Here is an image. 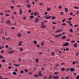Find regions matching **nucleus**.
<instances>
[{
	"label": "nucleus",
	"mask_w": 79,
	"mask_h": 79,
	"mask_svg": "<svg viewBox=\"0 0 79 79\" xmlns=\"http://www.w3.org/2000/svg\"><path fill=\"white\" fill-rule=\"evenodd\" d=\"M62 26H66V23H63L62 24Z\"/></svg>",
	"instance_id": "nucleus-41"
},
{
	"label": "nucleus",
	"mask_w": 79,
	"mask_h": 79,
	"mask_svg": "<svg viewBox=\"0 0 79 79\" xmlns=\"http://www.w3.org/2000/svg\"><path fill=\"white\" fill-rule=\"evenodd\" d=\"M21 9L20 10V11H19V14L20 15H22V10H21Z\"/></svg>",
	"instance_id": "nucleus-8"
},
{
	"label": "nucleus",
	"mask_w": 79,
	"mask_h": 79,
	"mask_svg": "<svg viewBox=\"0 0 79 79\" xmlns=\"http://www.w3.org/2000/svg\"><path fill=\"white\" fill-rule=\"evenodd\" d=\"M70 71H71L72 72H73L74 71V69L71 68V69H70Z\"/></svg>",
	"instance_id": "nucleus-7"
},
{
	"label": "nucleus",
	"mask_w": 79,
	"mask_h": 79,
	"mask_svg": "<svg viewBox=\"0 0 79 79\" xmlns=\"http://www.w3.org/2000/svg\"><path fill=\"white\" fill-rule=\"evenodd\" d=\"M47 78V77L46 76H44L43 78V79H46Z\"/></svg>",
	"instance_id": "nucleus-44"
},
{
	"label": "nucleus",
	"mask_w": 79,
	"mask_h": 79,
	"mask_svg": "<svg viewBox=\"0 0 79 79\" xmlns=\"http://www.w3.org/2000/svg\"><path fill=\"white\" fill-rule=\"evenodd\" d=\"M47 27L46 26V25H43L42 26H41V28H45V27Z\"/></svg>",
	"instance_id": "nucleus-5"
},
{
	"label": "nucleus",
	"mask_w": 79,
	"mask_h": 79,
	"mask_svg": "<svg viewBox=\"0 0 79 79\" xmlns=\"http://www.w3.org/2000/svg\"><path fill=\"white\" fill-rule=\"evenodd\" d=\"M61 36H62V35L61 34L58 35H57V37H61Z\"/></svg>",
	"instance_id": "nucleus-25"
},
{
	"label": "nucleus",
	"mask_w": 79,
	"mask_h": 79,
	"mask_svg": "<svg viewBox=\"0 0 79 79\" xmlns=\"http://www.w3.org/2000/svg\"><path fill=\"white\" fill-rule=\"evenodd\" d=\"M12 29H15V27H12Z\"/></svg>",
	"instance_id": "nucleus-57"
},
{
	"label": "nucleus",
	"mask_w": 79,
	"mask_h": 79,
	"mask_svg": "<svg viewBox=\"0 0 79 79\" xmlns=\"http://www.w3.org/2000/svg\"><path fill=\"white\" fill-rule=\"evenodd\" d=\"M14 52H15L14 51H10L9 53H14Z\"/></svg>",
	"instance_id": "nucleus-17"
},
{
	"label": "nucleus",
	"mask_w": 79,
	"mask_h": 79,
	"mask_svg": "<svg viewBox=\"0 0 79 79\" xmlns=\"http://www.w3.org/2000/svg\"><path fill=\"white\" fill-rule=\"evenodd\" d=\"M44 22H42V23H41V25H42V26H43L44 25Z\"/></svg>",
	"instance_id": "nucleus-46"
},
{
	"label": "nucleus",
	"mask_w": 79,
	"mask_h": 79,
	"mask_svg": "<svg viewBox=\"0 0 79 79\" xmlns=\"http://www.w3.org/2000/svg\"><path fill=\"white\" fill-rule=\"evenodd\" d=\"M77 79H79V76H77L76 77Z\"/></svg>",
	"instance_id": "nucleus-54"
},
{
	"label": "nucleus",
	"mask_w": 79,
	"mask_h": 79,
	"mask_svg": "<svg viewBox=\"0 0 79 79\" xmlns=\"http://www.w3.org/2000/svg\"><path fill=\"white\" fill-rule=\"evenodd\" d=\"M52 75H50L48 78V79H51V78H52Z\"/></svg>",
	"instance_id": "nucleus-28"
},
{
	"label": "nucleus",
	"mask_w": 79,
	"mask_h": 79,
	"mask_svg": "<svg viewBox=\"0 0 79 79\" xmlns=\"http://www.w3.org/2000/svg\"><path fill=\"white\" fill-rule=\"evenodd\" d=\"M75 42V40L71 41V43H74Z\"/></svg>",
	"instance_id": "nucleus-56"
},
{
	"label": "nucleus",
	"mask_w": 79,
	"mask_h": 79,
	"mask_svg": "<svg viewBox=\"0 0 79 79\" xmlns=\"http://www.w3.org/2000/svg\"><path fill=\"white\" fill-rule=\"evenodd\" d=\"M39 75H37L36 74H35L34 75V77H39Z\"/></svg>",
	"instance_id": "nucleus-19"
},
{
	"label": "nucleus",
	"mask_w": 79,
	"mask_h": 79,
	"mask_svg": "<svg viewBox=\"0 0 79 79\" xmlns=\"http://www.w3.org/2000/svg\"><path fill=\"white\" fill-rule=\"evenodd\" d=\"M20 73H21V74H23L24 73V71H23V70H21L20 71Z\"/></svg>",
	"instance_id": "nucleus-50"
},
{
	"label": "nucleus",
	"mask_w": 79,
	"mask_h": 79,
	"mask_svg": "<svg viewBox=\"0 0 79 79\" xmlns=\"http://www.w3.org/2000/svg\"><path fill=\"white\" fill-rule=\"evenodd\" d=\"M68 45H69V43H66L64 44H63V46H64L65 47H66L67 46H68Z\"/></svg>",
	"instance_id": "nucleus-1"
},
{
	"label": "nucleus",
	"mask_w": 79,
	"mask_h": 79,
	"mask_svg": "<svg viewBox=\"0 0 79 79\" xmlns=\"http://www.w3.org/2000/svg\"><path fill=\"white\" fill-rule=\"evenodd\" d=\"M63 30L62 29H60L59 30H58L56 31H55L56 33H58V32H61Z\"/></svg>",
	"instance_id": "nucleus-2"
},
{
	"label": "nucleus",
	"mask_w": 79,
	"mask_h": 79,
	"mask_svg": "<svg viewBox=\"0 0 79 79\" xmlns=\"http://www.w3.org/2000/svg\"><path fill=\"white\" fill-rule=\"evenodd\" d=\"M61 53H62V52H61V51H59V55H61Z\"/></svg>",
	"instance_id": "nucleus-31"
},
{
	"label": "nucleus",
	"mask_w": 79,
	"mask_h": 79,
	"mask_svg": "<svg viewBox=\"0 0 79 79\" xmlns=\"http://www.w3.org/2000/svg\"><path fill=\"white\" fill-rule=\"evenodd\" d=\"M44 42L43 41H42L41 42V45L42 46V45H44Z\"/></svg>",
	"instance_id": "nucleus-16"
},
{
	"label": "nucleus",
	"mask_w": 79,
	"mask_h": 79,
	"mask_svg": "<svg viewBox=\"0 0 79 79\" xmlns=\"http://www.w3.org/2000/svg\"><path fill=\"white\" fill-rule=\"evenodd\" d=\"M65 79H69V77L68 76H66L65 77Z\"/></svg>",
	"instance_id": "nucleus-23"
},
{
	"label": "nucleus",
	"mask_w": 79,
	"mask_h": 79,
	"mask_svg": "<svg viewBox=\"0 0 79 79\" xmlns=\"http://www.w3.org/2000/svg\"><path fill=\"white\" fill-rule=\"evenodd\" d=\"M27 8H30L31 7V5H30V4L28 3L27 5Z\"/></svg>",
	"instance_id": "nucleus-4"
},
{
	"label": "nucleus",
	"mask_w": 79,
	"mask_h": 79,
	"mask_svg": "<svg viewBox=\"0 0 79 79\" xmlns=\"http://www.w3.org/2000/svg\"><path fill=\"white\" fill-rule=\"evenodd\" d=\"M74 9H79V8L77 7H74Z\"/></svg>",
	"instance_id": "nucleus-39"
},
{
	"label": "nucleus",
	"mask_w": 79,
	"mask_h": 79,
	"mask_svg": "<svg viewBox=\"0 0 79 79\" xmlns=\"http://www.w3.org/2000/svg\"><path fill=\"white\" fill-rule=\"evenodd\" d=\"M14 66H16V67H17L18 66H19V64H14Z\"/></svg>",
	"instance_id": "nucleus-18"
},
{
	"label": "nucleus",
	"mask_w": 79,
	"mask_h": 79,
	"mask_svg": "<svg viewBox=\"0 0 79 79\" xmlns=\"http://www.w3.org/2000/svg\"><path fill=\"white\" fill-rule=\"evenodd\" d=\"M18 37H21V33H18L17 34Z\"/></svg>",
	"instance_id": "nucleus-14"
},
{
	"label": "nucleus",
	"mask_w": 79,
	"mask_h": 79,
	"mask_svg": "<svg viewBox=\"0 0 79 79\" xmlns=\"http://www.w3.org/2000/svg\"><path fill=\"white\" fill-rule=\"evenodd\" d=\"M60 14H61V15H63V14H64V13L63 12H60Z\"/></svg>",
	"instance_id": "nucleus-47"
},
{
	"label": "nucleus",
	"mask_w": 79,
	"mask_h": 79,
	"mask_svg": "<svg viewBox=\"0 0 79 79\" xmlns=\"http://www.w3.org/2000/svg\"><path fill=\"white\" fill-rule=\"evenodd\" d=\"M67 23H68L69 24H70V23H71V21H69V22L68 21H66Z\"/></svg>",
	"instance_id": "nucleus-40"
},
{
	"label": "nucleus",
	"mask_w": 79,
	"mask_h": 79,
	"mask_svg": "<svg viewBox=\"0 0 79 79\" xmlns=\"http://www.w3.org/2000/svg\"><path fill=\"white\" fill-rule=\"evenodd\" d=\"M0 58L1 59H2V58H3V56H2V55H0Z\"/></svg>",
	"instance_id": "nucleus-43"
},
{
	"label": "nucleus",
	"mask_w": 79,
	"mask_h": 79,
	"mask_svg": "<svg viewBox=\"0 0 79 79\" xmlns=\"http://www.w3.org/2000/svg\"><path fill=\"white\" fill-rule=\"evenodd\" d=\"M23 48H20V51L21 52H23Z\"/></svg>",
	"instance_id": "nucleus-33"
},
{
	"label": "nucleus",
	"mask_w": 79,
	"mask_h": 79,
	"mask_svg": "<svg viewBox=\"0 0 79 79\" xmlns=\"http://www.w3.org/2000/svg\"><path fill=\"white\" fill-rule=\"evenodd\" d=\"M41 69L43 71H44V69H45L44 67H43L41 68Z\"/></svg>",
	"instance_id": "nucleus-49"
},
{
	"label": "nucleus",
	"mask_w": 79,
	"mask_h": 79,
	"mask_svg": "<svg viewBox=\"0 0 79 79\" xmlns=\"http://www.w3.org/2000/svg\"><path fill=\"white\" fill-rule=\"evenodd\" d=\"M66 51H68V50H69V49L68 48H67L66 49Z\"/></svg>",
	"instance_id": "nucleus-42"
},
{
	"label": "nucleus",
	"mask_w": 79,
	"mask_h": 79,
	"mask_svg": "<svg viewBox=\"0 0 79 79\" xmlns=\"http://www.w3.org/2000/svg\"><path fill=\"white\" fill-rule=\"evenodd\" d=\"M30 18H31V19H32V18H34V16H33L32 15L30 16Z\"/></svg>",
	"instance_id": "nucleus-27"
},
{
	"label": "nucleus",
	"mask_w": 79,
	"mask_h": 79,
	"mask_svg": "<svg viewBox=\"0 0 79 79\" xmlns=\"http://www.w3.org/2000/svg\"><path fill=\"white\" fill-rule=\"evenodd\" d=\"M66 71H69V68L67 69H66Z\"/></svg>",
	"instance_id": "nucleus-61"
},
{
	"label": "nucleus",
	"mask_w": 79,
	"mask_h": 79,
	"mask_svg": "<svg viewBox=\"0 0 79 79\" xmlns=\"http://www.w3.org/2000/svg\"><path fill=\"white\" fill-rule=\"evenodd\" d=\"M70 40V39H68L66 41H69Z\"/></svg>",
	"instance_id": "nucleus-64"
},
{
	"label": "nucleus",
	"mask_w": 79,
	"mask_h": 79,
	"mask_svg": "<svg viewBox=\"0 0 79 79\" xmlns=\"http://www.w3.org/2000/svg\"><path fill=\"white\" fill-rule=\"evenodd\" d=\"M43 53V52H39V55H42Z\"/></svg>",
	"instance_id": "nucleus-38"
},
{
	"label": "nucleus",
	"mask_w": 79,
	"mask_h": 79,
	"mask_svg": "<svg viewBox=\"0 0 79 79\" xmlns=\"http://www.w3.org/2000/svg\"><path fill=\"white\" fill-rule=\"evenodd\" d=\"M51 19H56V18L55 17H52Z\"/></svg>",
	"instance_id": "nucleus-26"
},
{
	"label": "nucleus",
	"mask_w": 79,
	"mask_h": 79,
	"mask_svg": "<svg viewBox=\"0 0 79 79\" xmlns=\"http://www.w3.org/2000/svg\"><path fill=\"white\" fill-rule=\"evenodd\" d=\"M74 27H78V25H74Z\"/></svg>",
	"instance_id": "nucleus-51"
},
{
	"label": "nucleus",
	"mask_w": 79,
	"mask_h": 79,
	"mask_svg": "<svg viewBox=\"0 0 79 79\" xmlns=\"http://www.w3.org/2000/svg\"><path fill=\"white\" fill-rule=\"evenodd\" d=\"M69 31H70V32H71L72 33L73 32V31L72 29H70Z\"/></svg>",
	"instance_id": "nucleus-34"
},
{
	"label": "nucleus",
	"mask_w": 79,
	"mask_h": 79,
	"mask_svg": "<svg viewBox=\"0 0 79 79\" xmlns=\"http://www.w3.org/2000/svg\"><path fill=\"white\" fill-rule=\"evenodd\" d=\"M65 38H66V36L65 35H64L63 37H62V39H65Z\"/></svg>",
	"instance_id": "nucleus-30"
},
{
	"label": "nucleus",
	"mask_w": 79,
	"mask_h": 79,
	"mask_svg": "<svg viewBox=\"0 0 79 79\" xmlns=\"http://www.w3.org/2000/svg\"><path fill=\"white\" fill-rule=\"evenodd\" d=\"M6 23H7V24H10L11 21H10V20H8L6 21Z\"/></svg>",
	"instance_id": "nucleus-9"
},
{
	"label": "nucleus",
	"mask_w": 79,
	"mask_h": 79,
	"mask_svg": "<svg viewBox=\"0 0 79 79\" xmlns=\"http://www.w3.org/2000/svg\"><path fill=\"white\" fill-rule=\"evenodd\" d=\"M55 53V52H52V56H53L54 55V54Z\"/></svg>",
	"instance_id": "nucleus-37"
},
{
	"label": "nucleus",
	"mask_w": 79,
	"mask_h": 79,
	"mask_svg": "<svg viewBox=\"0 0 79 79\" xmlns=\"http://www.w3.org/2000/svg\"><path fill=\"white\" fill-rule=\"evenodd\" d=\"M35 61L37 63H38V61H39V59L38 58H36L35 60Z\"/></svg>",
	"instance_id": "nucleus-21"
},
{
	"label": "nucleus",
	"mask_w": 79,
	"mask_h": 79,
	"mask_svg": "<svg viewBox=\"0 0 79 79\" xmlns=\"http://www.w3.org/2000/svg\"><path fill=\"white\" fill-rule=\"evenodd\" d=\"M72 20V18L70 17L69 19H68V21H70Z\"/></svg>",
	"instance_id": "nucleus-32"
},
{
	"label": "nucleus",
	"mask_w": 79,
	"mask_h": 79,
	"mask_svg": "<svg viewBox=\"0 0 79 79\" xmlns=\"http://www.w3.org/2000/svg\"><path fill=\"white\" fill-rule=\"evenodd\" d=\"M22 41H20L19 43V46H21V44H22Z\"/></svg>",
	"instance_id": "nucleus-10"
},
{
	"label": "nucleus",
	"mask_w": 79,
	"mask_h": 79,
	"mask_svg": "<svg viewBox=\"0 0 79 79\" xmlns=\"http://www.w3.org/2000/svg\"><path fill=\"white\" fill-rule=\"evenodd\" d=\"M31 15H34V13L32 12L31 14Z\"/></svg>",
	"instance_id": "nucleus-63"
},
{
	"label": "nucleus",
	"mask_w": 79,
	"mask_h": 79,
	"mask_svg": "<svg viewBox=\"0 0 79 79\" xmlns=\"http://www.w3.org/2000/svg\"><path fill=\"white\" fill-rule=\"evenodd\" d=\"M51 10V8H48V7L47 9V11H50Z\"/></svg>",
	"instance_id": "nucleus-20"
},
{
	"label": "nucleus",
	"mask_w": 79,
	"mask_h": 79,
	"mask_svg": "<svg viewBox=\"0 0 79 79\" xmlns=\"http://www.w3.org/2000/svg\"><path fill=\"white\" fill-rule=\"evenodd\" d=\"M34 15L35 16H37V11H35L34 12Z\"/></svg>",
	"instance_id": "nucleus-22"
},
{
	"label": "nucleus",
	"mask_w": 79,
	"mask_h": 79,
	"mask_svg": "<svg viewBox=\"0 0 79 79\" xmlns=\"http://www.w3.org/2000/svg\"><path fill=\"white\" fill-rule=\"evenodd\" d=\"M58 74V73H57V72H56L54 73V75H56V74Z\"/></svg>",
	"instance_id": "nucleus-36"
},
{
	"label": "nucleus",
	"mask_w": 79,
	"mask_h": 79,
	"mask_svg": "<svg viewBox=\"0 0 79 79\" xmlns=\"http://www.w3.org/2000/svg\"><path fill=\"white\" fill-rule=\"evenodd\" d=\"M12 74L13 75H17V73L16 72H14L12 73Z\"/></svg>",
	"instance_id": "nucleus-13"
},
{
	"label": "nucleus",
	"mask_w": 79,
	"mask_h": 79,
	"mask_svg": "<svg viewBox=\"0 0 79 79\" xmlns=\"http://www.w3.org/2000/svg\"><path fill=\"white\" fill-rule=\"evenodd\" d=\"M76 64V61H73V64Z\"/></svg>",
	"instance_id": "nucleus-53"
},
{
	"label": "nucleus",
	"mask_w": 79,
	"mask_h": 79,
	"mask_svg": "<svg viewBox=\"0 0 79 79\" xmlns=\"http://www.w3.org/2000/svg\"><path fill=\"white\" fill-rule=\"evenodd\" d=\"M35 23H38L39 21V18H36L35 19Z\"/></svg>",
	"instance_id": "nucleus-3"
},
{
	"label": "nucleus",
	"mask_w": 79,
	"mask_h": 79,
	"mask_svg": "<svg viewBox=\"0 0 79 79\" xmlns=\"http://www.w3.org/2000/svg\"><path fill=\"white\" fill-rule=\"evenodd\" d=\"M3 47H2V46H0V50H2L3 49Z\"/></svg>",
	"instance_id": "nucleus-45"
},
{
	"label": "nucleus",
	"mask_w": 79,
	"mask_h": 79,
	"mask_svg": "<svg viewBox=\"0 0 79 79\" xmlns=\"http://www.w3.org/2000/svg\"><path fill=\"white\" fill-rule=\"evenodd\" d=\"M39 74L40 76H42V74H41V71H40L39 72Z\"/></svg>",
	"instance_id": "nucleus-11"
},
{
	"label": "nucleus",
	"mask_w": 79,
	"mask_h": 79,
	"mask_svg": "<svg viewBox=\"0 0 79 79\" xmlns=\"http://www.w3.org/2000/svg\"><path fill=\"white\" fill-rule=\"evenodd\" d=\"M36 46H37L38 47H39V48H40V45H39V44L36 45Z\"/></svg>",
	"instance_id": "nucleus-35"
},
{
	"label": "nucleus",
	"mask_w": 79,
	"mask_h": 79,
	"mask_svg": "<svg viewBox=\"0 0 79 79\" xmlns=\"http://www.w3.org/2000/svg\"><path fill=\"white\" fill-rule=\"evenodd\" d=\"M65 69V68H62L61 69V71H64Z\"/></svg>",
	"instance_id": "nucleus-15"
},
{
	"label": "nucleus",
	"mask_w": 79,
	"mask_h": 79,
	"mask_svg": "<svg viewBox=\"0 0 79 79\" xmlns=\"http://www.w3.org/2000/svg\"><path fill=\"white\" fill-rule=\"evenodd\" d=\"M65 21V19H63V20H62V23H64Z\"/></svg>",
	"instance_id": "nucleus-60"
},
{
	"label": "nucleus",
	"mask_w": 79,
	"mask_h": 79,
	"mask_svg": "<svg viewBox=\"0 0 79 79\" xmlns=\"http://www.w3.org/2000/svg\"><path fill=\"white\" fill-rule=\"evenodd\" d=\"M2 62H3V63L5 62V60H2Z\"/></svg>",
	"instance_id": "nucleus-48"
},
{
	"label": "nucleus",
	"mask_w": 79,
	"mask_h": 79,
	"mask_svg": "<svg viewBox=\"0 0 79 79\" xmlns=\"http://www.w3.org/2000/svg\"><path fill=\"white\" fill-rule=\"evenodd\" d=\"M34 44H37V41L36 40H34L33 41Z\"/></svg>",
	"instance_id": "nucleus-24"
},
{
	"label": "nucleus",
	"mask_w": 79,
	"mask_h": 79,
	"mask_svg": "<svg viewBox=\"0 0 79 79\" xmlns=\"http://www.w3.org/2000/svg\"><path fill=\"white\" fill-rule=\"evenodd\" d=\"M25 72H27L28 71V70L27 69H25Z\"/></svg>",
	"instance_id": "nucleus-52"
},
{
	"label": "nucleus",
	"mask_w": 79,
	"mask_h": 79,
	"mask_svg": "<svg viewBox=\"0 0 79 79\" xmlns=\"http://www.w3.org/2000/svg\"><path fill=\"white\" fill-rule=\"evenodd\" d=\"M65 13L68 12V9L66 7L65 8Z\"/></svg>",
	"instance_id": "nucleus-6"
},
{
	"label": "nucleus",
	"mask_w": 79,
	"mask_h": 79,
	"mask_svg": "<svg viewBox=\"0 0 79 79\" xmlns=\"http://www.w3.org/2000/svg\"><path fill=\"white\" fill-rule=\"evenodd\" d=\"M74 47H77V44L76 43H75L73 46Z\"/></svg>",
	"instance_id": "nucleus-12"
},
{
	"label": "nucleus",
	"mask_w": 79,
	"mask_h": 79,
	"mask_svg": "<svg viewBox=\"0 0 79 79\" xmlns=\"http://www.w3.org/2000/svg\"><path fill=\"white\" fill-rule=\"evenodd\" d=\"M5 16H9L10 15H8V14H5Z\"/></svg>",
	"instance_id": "nucleus-58"
},
{
	"label": "nucleus",
	"mask_w": 79,
	"mask_h": 79,
	"mask_svg": "<svg viewBox=\"0 0 79 79\" xmlns=\"http://www.w3.org/2000/svg\"><path fill=\"white\" fill-rule=\"evenodd\" d=\"M4 52V51L3 50H2L1 51V53H3Z\"/></svg>",
	"instance_id": "nucleus-55"
},
{
	"label": "nucleus",
	"mask_w": 79,
	"mask_h": 79,
	"mask_svg": "<svg viewBox=\"0 0 79 79\" xmlns=\"http://www.w3.org/2000/svg\"><path fill=\"white\" fill-rule=\"evenodd\" d=\"M8 47H9L8 45H6L5 46L6 48H8Z\"/></svg>",
	"instance_id": "nucleus-59"
},
{
	"label": "nucleus",
	"mask_w": 79,
	"mask_h": 79,
	"mask_svg": "<svg viewBox=\"0 0 79 79\" xmlns=\"http://www.w3.org/2000/svg\"><path fill=\"white\" fill-rule=\"evenodd\" d=\"M54 79H58V77H57L56 76H55L54 77Z\"/></svg>",
	"instance_id": "nucleus-29"
},
{
	"label": "nucleus",
	"mask_w": 79,
	"mask_h": 79,
	"mask_svg": "<svg viewBox=\"0 0 79 79\" xmlns=\"http://www.w3.org/2000/svg\"><path fill=\"white\" fill-rule=\"evenodd\" d=\"M11 8H12V9H13V8H14V6H11Z\"/></svg>",
	"instance_id": "nucleus-62"
}]
</instances>
